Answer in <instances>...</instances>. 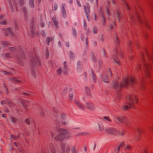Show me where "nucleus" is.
Masks as SVG:
<instances>
[{"label": "nucleus", "instance_id": "7ed1b4c3", "mask_svg": "<svg viewBox=\"0 0 153 153\" xmlns=\"http://www.w3.org/2000/svg\"><path fill=\"white\" fill-rule=\"evenodd\" d=\"M25 121L26 123L28 125L33 124L34 123L33 120L30 118H27Z\"/></svg>", "mask_w": 153, "mask_h": 153}, {"label": "nucleus", "instance_id": "4468645a", "mask_svg": "<svg viewBox=\"0 0 153 153\" xmlns=\"http://www.w3.org/2000/svg\"><path fill=\"white\" fill-rule=\"evenodd\" d=\"M103 127L102 126H99V129L100 131H102L103 130Z\"/></svg>", "mask_w": 153, "mask_h": 153}, {"label": "nucleus", "instance_id": "423d86ee", "mask_svg": "<svg viewBox=\"0 0 153 153\" xmlns=\"http://www.w3.org/2000/svg\"><path fill=\"white\" fill-rule=\"evenodd\" d=\"M61 147L62 149L64 150L66 152H68L70 150V147L67 146H65V144H62Z\"/></svg>", "mask_w": 153, "mask_h": 153}, {"label": "nucleus", "instance_id": "f3484780", "mask_svg": "<svg viewBox=\"0 0 153 153\" xmlns=\"http://www.w3.org/2000/svg\"><path fill=\"white\" fill-rule=\"evenodd\" d=\"M48 41H49V42H50L51 41H52V38H48Z\"/></svg>", "mask_w": 153, "mask_h": 153}, {"label": "nucleus", "instance_id": "dca6fc26", "mask_svg": "<svg viewBox=\"0 0 153 153\" xmlns=\"http://www.w3.org/2000/svg\"><path fill=\"white\" fill-rule=\"evenodd\" d=\"M69 99L70 100H71L73 97V95L72 94H70L69 96Z\"/></svg>", "mask_w": 153, "mask_h": 153}, {"label": "nucleus", "instance_id": "b1692460", "mask_svg": "<svg viewBox=\"0 0 153 153\" xmlns=\"http://www.w3.org/2000/svg\"><path fill=\"white\" fill-rule=\"evenodd\" d=\"M109 133L112 134H114V132H111V131H109Z\"/></svg>", "mask_w": 153, "mask_h": 153}, {"label": "nucleus", "instance_id": "20e7f679", "mask_svg": "<svg viewBox=\"0 0 153 153\" xmlns=\"http://www.w3.org/2000/svg\"><path fill=\"white\" fill-rule=\"evenodd\" d=\"M86 107L91 110H94L95 109L94 106L91 103L88 102L86 104Z\"/></svg>", "mask_w": 153, "mask_h": 153}, {"label": "nucleus", "instance_id": "bb28decb", "mask_svg": "<svg viewBox=\"0 0 153 153\" xmlns=\"http://www.w3.org/2000/svg\"><path fill=\"white\" fill-rule=\"evenodd\" d=\"M137 100H135V102H137Z\"/></svg>", "mask_w": 153, "mask_h": 153}, {"label": "nucleus", "instance_id": "f8f14e48", "mask_svg": "<svg viewBox=\"0 0 153 153\" xmlns=\"http://www.w3.org/2000/svg\"><path fill=\"white\" fill-rule=\"evenodd\" d=\"M114 61L116 63L118 64H120L121 63L120 61L117 59H114Z\"/></svg>", "mask_w": 153, "mask_h": 153}, {"label": "nucleus", "instance_id": "9b49d317", "mask_svg": "<svg viewBox=\"0 0 153 153\" xmlns=\"http://www.w3.org/2000/svg\"><path fill=\"white\" fill-rule=\"evenodd\" d=\"M63 71L65 74H66L68 72V68H64Z\"/></svg>", "mask_w": 153, "mask_h": 153}, {"label": "nucleus", "instance_id": "c756f323", "mask_svg": "<svg viewBox=\"0 0 153 153\" xmlns=\"http://www.w3.org/2000/svg\"><path fill=\"white\" fill-rule=\"evenodd\" d=\"M1 150V149H0V151Z\"/></svg>", "mask_w": 153, "mask_h": 153}, {"label": "nucleus", "instance_id": "aec40b11", "mask_svg": "<svg viewBox=\"0 0 153 153\" xmlns=\"http://www.w3.org/2000/svg\"><path fill=\"white\" fill-rule=\"evenodd\" d=\"M61 116L63 117H65V115L64 114H61Z\"/></svg>", "mask_w": 153, "mask_h": 153}, {"label": "nucleus", "instance_id": "ddd939ff", "mask_svg": "<svg viewBox=\"0 0 153 153\" xmlns=\"http://www.w3.org/2000/svg\"><path fill=\"white\" fill-rule=\"evenodd\" d=\"M30 5L31 6H33V0H30Z\"/></svg>", "mask_w": 153, "mask_h": 153}, {"label": "nucleus", "instance_id": "c85d7f7f", "mask_svg": "<svg viewBox=\"0 0 153 153\" xmlns=\"http://www.w3.org/2000/svg\"><path fill=\"white\" fill-rule=\"evenodd\" d=\"M120 146H119L118 147V148H119L120 147Z\"/></svg>", "mask_w": 153, "mask_h": 153}, {"label": "nucleus", "instance_id": "5701e85b", "mask_svg": "<svg viewBox=\"0 0 153 153\" xmlns=\"http://www.w3.org/2000/svg\"><path fill=\"white\" fill-rule=\"evenodd\" d=\"M63 66H64V68H67L68 67H67V65H63Z\"/></svg>", "mask_w": 153, "mask_h": 153}, {"label": "nucleus", "instance_id": "4be33fe9", "mask_svg": "<svg viewBox=\"0 0 153 153\" xmlns=\"http://www.w3.org/2000/svg\"><path fill=\"white\" fill-rule=\"evenodd\" d=\"M13 145L16 146H17V144L16 142H15L13 143Z\"/></svg>", "mask_w": 153, "mask_h": 153}, {"label": "nucleus", "instance_id": "39448f33", "mask_svg": "<svg viewBox=\"0 0 153 153\" xmlns=\"http://www.w3.org/2000/svg\"><path fill=\"white\" fill-rule=\"evenodd\" d=\"M128 80L129 81V83H130L132 85H133L135 82V78L132 76H128Z\"/></svg>", "mask_w": 153, "mask_h": 153}, {"label": "nucleus", "instance_id": "f257e3e1", "mask_svg": "<svg viewBox=\"0 0 153 153\" xmlns=\"http://www.w3.org/2000/svg\"><path fill=\"white\" fill-rule=\"evenodd\" d=\"M69 137L70 134L68 131L62 129L60 130L59 134L56 136L54 138L56 140L61 141Z\"/></svg>", "mask_w": 153, "mask_h": 153}, {"label": "nucleus", "instance_id": "6e6552de", "mask_svg": "<svg viewBox=\"0 0 153 153\" xmlns=\"http://www.w3.org/2000/svg\"><path fill=\"white\" fill-rule=\"evenodd\" d=\"M118 120L120 122H122L124 120V117H119L117 118Z\"/></svg>", "mask_w": 153, "mask_h": 153}, {"label": "nucleus", "instance_id": "1a4fd4ad", "mask_svg": "<svg viewBox=\"0 0 153 153\" xmlns=\"http://www.w3.org/2000/svg\"><path fill=\"white\" fill-rule=\"evenodd\" d=\"M57 72L59 74H60L62 72V69L60 67L57 70Z\"/></svg>", "mask_w": 153, "mask_h": 153}, {"label": "nucleus", "instance_id": "412c9836", "mask_svg": "<svg viewBox=\"0 0 153 153\" xmlns=\"http://www.w3.org/2000/svg\"><path fill=\"white\" fill-rule=\"evenodd\" d=\"M63 65H67V64H66V62H65V61H64L63 62Z\"/></svg>", "mask_w": 153, "mask_h": 153}, {"label": "nucleus", "instance_id": "2eb2a0df", "mask_svg": "<svg viewBox=\"0 0 153 153\" xmlns=\"http://www.w3.org/2000/svg\"><path fill=\"white\" fill-rule=\"evenodd\" d=\"M132 98V97L131 96H128L127 97V99L128 100H131Z\"/></svg>", "mask_w": 153, "mask_h": 153}, {"label": "nucleus", "instance_id": "393cba45", "mask_svg": "<svg viewBox=\"0 0 153 153\" xmlns=\"http://www.w3.org/2000/svg\"><path fill=\"white\" fill-rule=\"evenodd\" d=\"M121 145H122V146H123L124 145V143H122Z\"/></svg>", "mask_w": 153, "mask_h": 153}, {"label": "nucleus", "instance_id": "cd10ccee", "mask_svg": "<svg viewBox=\"0 0 153 153\" xmlns=\"http://www.w3.org/2000/svg\"><path fill=\"white\" fill-rule=\"evenodd\" d=\"M8 30H10V28H8Z\"/></svg>", "mask_w": 153, "mask_h": 153}, {"label": "nucleus", "instance_id": "9d476101", "mask_svg": "<svg viewBox=\"0 0 153 153\" xmlns=\"http://www.w3.org/2000/svg\"><path fill=\"white\" fill-rule=\"evenodd\" d=\"M103 80L106 83H108V79L107 77H105L103 78Z\"/></svg>", "mask_w": 153, "mask_h": 153}, {"label": "nucleus", "instance_id": "a878e982", "mask_svg": "<svg viewBox=\"0 0 153 153\" xmlns=\"http://www.w3.org/2000/svg\"><path fill=\"white\" fill-rule=\"evenodd\" d=\"M144 153H147V152L146 151H145L144 152Z\"/></svg>", "mask_w": 153, "mask_h": 153}, {"label": "nucleus", "instance_id": "a211bd4d", "mask_svg": "<svg viewBox=\"0 0 153 153\" xmlns=\"http://www.w3.org/2000/svg\"><path fill=\"white\" fill-rule=\"evenodd\" d=\"M52 153H55L56 150L54 149H53L51 150Z\"/></svg>", "mask_w": 153, "mask_h": 153}, {"label": "nucleus", "instance_id": "f03ea898", "mask_svg": "<svg viewBox=\"0 0 153 153\" xmlns=\"http://www.w3.org/2000/svg\"><path fill=\"white\" fill-rule=\"evenodd\" d=\"M129 84V81L128 77L124 78L122 82L120 84V86L122 87L125 86Z\"/></svg>", "mask_w": 153, "mask_h": 153}, {"label": "nucleus", "instance_id": "0eeeda50", "mask_svg": "<svg viewBox=\"0 0 153 153\" xmlns=\"http://www.w3.org/2000/svg\"><path fill=\"white\" fill-rule=\"evenodd\" d=\"M130 106V105H124L122 106V108L124 110H127L129 108Z\"/></svg>", "mask_w": 153, "mask_h": 153}, {"label": "nucleus", "instance_id": "6ab92c4d", "mask_svg": "<svg viewBox=\"0 0 153 153\" xmlns=\"http://www.w3.org/2000/svg\"><path fill=\"white\" fill-rule=\"evenodd\" d=\"M10 50L12 51H13L15 50V49L14 48H10Z\"/></svg>", "mask_w": 153, "mask_h": 153}]
</instances>
